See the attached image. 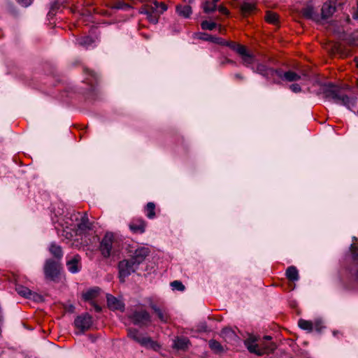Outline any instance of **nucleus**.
Segmentation results:
<instances>
[{"label":"nucleus","instance_id":"423d86ee","mask_svg":"<svg viewBox=\"0 0 358 358\" xmlns=\"http://www.w3.org/2000/svg\"><path fill=\"white\" fill-rule=\"evenodd\" d=\"M60 271V265L58 262L48 259L44 265V273L47 278L51 280H55Z\"/></svg>","mask_w":358,"mask_h":358},{"label":"nucleus","instance_id":"6ab92c4d","mask_svg":"<svg viewBox=\"0 0 358 358\" xmlns=\"http://www.w3.org/2000/svg\"><path fill=\"white\" fill-rule=\"evenodd\" d=\"M176 12L183 17L188 18L190 17L192 11V8L189 5H178L176 6Z\"/></svg>","mask_w":358,"mask_h":358},{"label":"nucleus","instance_id":"09e8293b","mask_svg":"<svg viewBox=\"0 0 358 358\" xmlns=\"http://www.w3.org/2000/svg\"><path fill=\"white\" fill-rule=\"evenodd\" d=\"M234 76L237 79H240V80H243V76L242 75L239 74V73H236Z\"/></svg>","mask_w":358,"mask_h":358},{"label":"nucleus","instance_id":"c9c22d12","mask_svg":"<svg viewBox=\"0 0 358 358\" xmlns=\"http://www.w3.org/2000/svg\"><path fill=\"white\" fill-rule=\"evenodd\" d=\"M158 318L163 322H167L169 320L168 313L163 309H160L156 313Z\"/></svg>","mask_w":358,"mask_h":358},{"label":"nucleus","instance_id":"39448f33","mask_svg":"<svg viewBox=\"0 0 358 358\" xmlns=\"http://www.w3.org/2000/svg\"><path fill=\"white\" fill-rule=\"evenodd\" d=\"M118 268L120 280L124 282L125 278L134 272L138 266L131 259H124L120 262Z\"/></svg>","mask_w":358,"mask_h":358},{"label":"nucleus","instance_id":"6e6552de","mask_svg":"<svg viewBox=\"0 0 358 358\" xmlns=\"http://www.w3.org/2000/svg\"><path fill=\"white\" fill-rule=\"evenodd\" d=\"M92 324V317L88 313L78 316L74 321V325L79 333L88 330Z\"/></svg>","mask_w":358,"mask_h":358},{"label":"nucleus","instance_id":"e433bc0d","mask_svg":"<svg viewBox=\"0 0 358 358\" xmlns=\"http://www.w3.org/2000/svg\"><path fill=\"white\" fill-rule=\"evenodd\" d=\"M171 286L173 290H178V291H184L185 290V286L179 280H174L171 283Z\"/></svg>","mask_w":358,"mask_h":358},{"label":"nucleus","instance_id":"7ed1b4c3","mask_svg":"<svg viewBox=\"0 0 358 358\" xmlns=\"http://www.w3.org/2000/svg\"><path fill=\"white\" fill-rule=\"evenodd\" d=\"M167 10V6L164 2L154 1L150 5H145L141 9V13L147 15L148 20L153 24L158 22L159 16Z\"/></svg>","mask_w":358,"mask_h":358},{"label":"nucleus","instance_id":"2f4dec72","mask_svg":"<svg viewBox=\"0 0 358 358\" xmlns=\"http://www.w3.org/2000/svg\"><path fill=\"white\" fill-rule=\"evenodd\" d=\"M224 45L229 46L231 49L235 50L238 54L242 53L243 48L245 47L233 41H227Z\"/></svg>","mask_w":358,"mask_h":358},{"label":"nucleus","instance_id":"4468645a","mask_svg":"<svg viewBox=\"0 0 358 358\" xmlns=\"http://www.w3.org/2000/svg\"><path fill=\"white\" fill-rule=\"evenodd\" d=\"M80 260L81 258L78 255L69 259L66 262L68 270L72 273H78L81 268Z\"/></svg>","mask_w":358,"mask_h":358},{"label":"nucleus","instance_id":"a878e982","mask_svg":"<svg viewBox=\"0 0 358 358\" xmlns=\"http://www.w3.org/2000/svg\"><path fill=\"white\" fill-rule=\"evenodd\" d=\"M49 250L50 253L57 259H61L63 256L62 248L59 245L52 243L50 245Z\"/></svg>","mask_w":358,"mask_h":358},{"label":"nucleus","instance_id":"f3484780","mask_svg":"<svg viewBox=\"0 0 358 358\" xmlns=\"http://www.w3.org/2000/svg\"><path fill=\"white\" fill-rule=\"evenodd\" d=\"M108 306L111 310H123L124 303L121 300L117 299L110 294H107Z\"/></svg>","mask_w":358,"mask_h":358},{"label":"nucleus","instance_id":"2eb2a0df","mask_svg":"<svg viewBox=\"0 0 358 358\" xmlns=\"http://www.w3.org/2000/svg\"><path fill=\"white\" fill-rule=\"evenodd\" d=\"M146 223L142 219H136L134 220L129 224L130 229L134 233L142 234L145 231Z\"/></svg>","mask_w":358,"mask_h":358},{"label":"nucleus","instance_id":"c85d7f7f","mask_svg":"<svg viewBox=\"0 0 358 358\" xmlns=\"http://www.w3.org/2000/svg\"><path fill=\"white\" fill-rule=\"evenodd\" d=\"M298 324L299 327L303 330H306L308 331L313 330V322L312 321L301 319L299 320Z\"/></svg>","mask_w":358,"mask_h":358},{"label":"nucleus","instance_id":"c756f323","mask_svg":"<svg viewBox=\"0 0 358 358\" xmlns=\"http://www.w3.org/2000/svg\"><path fill=\"white\" fill-rule=\"evenodd\" d=\"M189 341L186 338H178L174 341V346L177 349L185 350L187 348Z\"/></svg>","mask_w":358,"mask_h":358},{"label":"nucleus","instance_id":"dca6fc26","mask_svg":"<svg viewBox=\"0 0 358 358\" xmlns=\"http://www.w3.org/2000/svg\"><path fill=\"white\" fill-rule=\"evenodd\" d=\"M336 11L334 3L331 1L325 2L321 9L322 17L324 19L329 18Z\"/></svg>","mask_w":358,"mask_h":358},{"label":"nucleus","instance_id":"1a4fd4ad","mask_svg":"<svg viewBox=\"0 0 358 358\" xmlns=\"http://www.w3.org/2000/svg\"><path fill=\"white\" fill-rule=\"evenodd\" d=\"M113 241L114 235L113 233L110 232L106 233L102 239L100 245V250L105 257H108L110 255Z\"/></svg>","mask_w":358,"mask_h":358},{"label":"nucleus","instance_id":"37998d69","mask_svg":"<svg viewBox=\"0 0 358 358\" xmlns=\"http://www.w3.org/2000/svg\"><path fill=\"white\" fill-rule=\"evenodd\" d=\"M22 6L27 7L31 4L33 0H17Z\"/></svg>","mask_w":358,"mask_h":358},{"label":"nucleus","instance_id":"3c124183","mask_svg":"<svg viewBox=\"0 0 358 358\" xmlns=\"http://www.w3.org/2000/svg\"><path fill=\"white\" fill-rule=\"evenodd\" d=\"M355 62L356 66L358 68V57L355 58Z\"/></svg>","mask_w":358,"mask_h":358},{"label":"nucleus","instance_id":"4be33fe9","mask_svg":"<svg viewBox=\"0 0 358 358\" xmlns=\"http://www.w3.org/2000/svg\"><path fill=\"white\" fill-rule=\"evenodd\" d=\"M77 228L80 231H85L91 229V223L89 221L86 213L80 216V221L76 224Z\"/></svg>","mask_w":358,"mask_h":358},{"label":"nucleus","instance_id":"de8ad7c7","mask_svg":"<svg viewBox=\"0 0 358 358\" xmlns=\"http://www.w3.org/2000/svg\"><path fill=\"white\" fill-rule=\"evenodd\" d=\"M357 10L354 13V14H353V17H354L355 19L358 20V0H357Z\"/></svg>","mask_w":358,"mask_h":358},{"label":"nucleus","instance_id":"9d476101","mask_svg":"<svg viewBox=\"0 0 358 358\" xmlns=\"http://www.w3.org/2000/svg\"><path fill=\"white\" fill-rule=\"evenodd\" d=\"M127 334L129 338L134 340L136 342L138 343L143 346L148 347L152 345L153 343L150 338L143 336L136 329H129L127 331Z\"/></svg>","mask_w":358,"mask_h":358},{"label":"nucleus","instance_id":"49530a36","mask_svg":"<svg viewBox=\"0 0 358 358\" xmlns=\"http://www.w3.org/2000/svg\"><path fill=\"white\" fill-rule=\"evenodd\" d=\"M355 249H357V246L356 245H351V250H352V254L354 255V256L357 258L358 255L356 253V251H355Z\"/></svg>","mask_w":358,"mask_h":358},{"label":"nucleus","instance_id":"c03bdc74","mask_svg":"<svg viewBox=\"0 0 358 358\" xmlns=\"http://www.w3.org/2000/svg\"><path fill=\"white\" fill-rule=\"evenodd\" d=\"M150 307L153 310V311L156 313L157 311H159L161 308L158 307L155 303L151 301L149 304Z\"/></svg>","mask_w":358,"mask_h":358},{"label":"nucleus","instance_id":"ddd939ff","mask_svg":"<svg viewBox=\"0 0 358 358\" xmlns=\"http://www.w3.org/2000/svg\"><path fill=\"white\" fill-rule=\"evenodd\" d=\"M276 76L287 82H294L301 79V75L292 70L283 71L281 69H277Z\"/></svg>","mask_w":358,"mask_h":358},{"label":"nucleus","instance_id":"603ef678","mask_svg":"<svg viewBox=\"0 0 358 358\" xmlns=\"http://www.w3.org/2000/svg\"><path fill=\"white\" fill-rule=\"evenodd\" d=\"M79 216H80V213L75 214V215H74L75 220H78V217H79Z\"/></svg>","mask_w":358,"mask_h":358},{"label":"nucleus","instance_id":"8fccbe9b","mask_svg":"<svg viewBox=\"0 0 358 358\" xmlns=\"http://www.w3.org/2000/svg\"><path fill=\"white\" fill-rule=\"evenodd\" d=\"M94 309L96 312L101 311V307L98 305H94Z\"/></svg>","mask_w":358,"mask_h":358},{"label":"nucleus","instance_id":"9b49d317","mask_svg":"<svg viewBox=\"0 0 358 358\" xmlns=\"http://www.w3.org/2000/svg\"><path fill=\"white\" fill-rule=\"evenodd\" d=\"M252 69L254 72H256L267 78H273L276 76L277 69L268 67L262 63H257L256 67L252 66Z\"/></svg>","mask_w":358,"mask_h":358},{"label":"nucleus","instance_id":"a18cd8bd","mask_svg":"<svg viewBox=\"0 0 358 358\" xmlns=\"http://www.w3.org/2000/svg\"><path fill=\"white\" fill-rule=\"evenodd\" d=\"M218 10L222 14H224V15L229 14V11H228L227 8L223 6H219Z\"/></svg>","mask_w":358,"mask_h":358},{"label":"nucleus","instance_id":"f8f14e48","mask_svg":"<svg viewBox=\"0 0 358 358\" xmlns=\"http://www.w3.org/2000/svg\"><path fill=\"white\" fill-rule=\"evenodd\" d=\"M150 252V251L148 248L140 247L135 250L130 259L134 264H136V266H138V265L145 260Z\"/></svg>","mask_w":358,"mask_h":358},{"label":"nucleus","instance_id":"79ce46f5","mask_svg":"<svg viewBox=\"0 0 358 358\" xmlns=\"http://www.w3.org/2000/svg\"><path fill=\"white\" fill-rule=\"evenodd\" d=\"M289 89L293 92H295V93H298V92H300L301 91V88L300 87V85L299 84H292L290 86H289Z\"/></svg>","mask_w":358,"mask_h":358},{"label":"nucleus","instance_id":"58836bf2","mask_svg":"<svg viewBox=\"0 0 358 358\" xmlns=\"http://www.w3.org/2000/svg\"><path fill=\"white\" fill-rule=\"evenodd\" d=\"M210 41H211L214 43H217V44H220V45H225V43H227L226 41H224V39H222V38H219V37H215V36H210Z\"/></svg>","mask_w":358,"mask_h":358},{"label":"nucleus","instance_id":"aec40b11","mask_svg":"<svg viewBox=\"0 0 358 358\" xmlns=\"http://www.w3.org/2000/svg\"><path fill=\"white\" fill-rule=\"evenodd\" d=\"M302 15L308 18L313 20L317 21L319 20L318 15L315 12L314 8L310 6H307L302 10Z\"/></svg>","mask_w":358,"mask_h":358},{"label":"nucleus","instance_id":"cd10ccee","mask_svg":"<svg viewBox=\"0 0 358 358\" xmlns=\"http://www.w3.org/2000/svg\"><path fill=\"white\" fill-rule=\"evenodd\" d=\"M210 348L215 353L220 354L224 352L222 345L215 340H210L208 342Z\"/></svg>","mask_w":358,"mask_h":358},{"label":"nucleus","instance_id":"473e14b6","mask_svg":"<svg viewBox=\"0 0 358 358\" xmlns=\"http://www.w3.org/2000/svg\"><path fill=\"white\" fill-rule=\"evenodd\" d=\"M265 20L268 23L275 24L278 22V17L276 13L271 11H267Z\"/></svg>","mask_w":358,"mask_h":358},{"label":"nucleus","instance_id":"4d7b16f0","mask_svg":"<svg viewBox=\"0 0 358 358\" xmlns=\"http://www.w3.org/2000/svg\"><path fill=\"white\" fill-rule=\"evenodd\" d=\"M357 278H358V271H357Z\"/></svg>","mask_w":358,"mask_h":358},{"label":"nucleus","instance_id":"20e7f679","mask_svg":"<svg viewBox=\"0 0 358 358\" xmlns=\"http://www.w3.org/2000/svg\"><path fill=\"white\" fill-rule=\"evenodd\" d=\"M57 222V225L55 226V229L59 235L68 239L73 236L77 226L73 222L71 217L66 216L65 217L59 218Z\"/></svg>","mask_w":358,"mask_h":358},{"label":"nucleus","instance_id":"b1692460","mask_svg":"<svg viewBox=\"0 0 358 358\" xmlns=\"http://www.w3.org/2000/svg\"><path fill=\"white\" fill-rule=\"evenodd\" d=\"M16 291L20 296L27 298L32 299L34 297L35 293L32 292L29 289L26 287L21 285L16 286Z\"/></svg>","mask_w":358,"mask_h":358},{"label":"nucleus","instance_id":"412c9836","mask_svg":"<svg viewBox=\"0 0 358 358\" xmlns=\"http://www.w3.org/2000/svg\"><path fill=\"white\" fill-rule=\"evenodd\" d=\"M101 289L98 287L90 289L83 294V298L85 301L94 299L99 295Z\"/></svg>","mask_w":358,"mask_h":358},{"label":"nucleus","instance_id":"393cba45","mask_svg":"<svg viewBox=\"0 0 358 358\" xmlns=\"http://www.w3.org/2000/svg\"><path fill=\"white\" fill-rule=\"evenodd\" d=\"M286 276L291 281H296L299 280V272L294 266H289L286 270Z\"/></svg>","mask_w":358,"mask_h":358},{"label":"nucleus","instance_id":"bb28decb","mask_svg":"<svg viewBox=\"0 0 358 358\" xmlns=\"http://www.w3.org/2000/svg\"><path fill=\"white\" fill-rule=\"evenodd\" d=\"M144 211L148 218L153 219L155 217V204L153 202L148 203Z\"/></svg>","mask_w":358,"mask_h":358},{"label":"nucleus","instance_id":"a211bd4d","mask_svg":"<svg viewBox=\"0 0 358 358\" xmlns=\"http://www.w3.org/2000/svg\"><path fill=\"white\" fill-rule=\"evenodd\" d=\"M242 52V53H239L238 55L241 57L242 63L243 65L250 66L255 63L256 60L255 56L250 54L247 50L245 47L243 48Z\"/></svg>","mask_w":358,"mask_h":358},{"label":"nucleus","instance_id":"7c9ffc66","mask_svg":"<svg viewBox=\"0 0 358 358\" xmlns=\"http://www.w3.org/2000/svg\"><path fill=\"white\" fill-rule=\"evenodd\" d=\"M220 0H212V2L206 1L203 6V10L205 13H210L215 11L217 8L216 3Z\"/></svg>","mask_w":358,"mask_h":358},{"label":"nucleus","instance_id":"f257e3e1","mask_svg":"<svg viewBox=\"0 0 358 358\" xmlns=\"http://www.w3.org/2000/svg\"><path fill=\"white\" fill-rule=\"evenodd\" d=\"M247 350L257 356H263L273 353L276 349V345L271 341L270 336H265L262 339L253 334H249L244 341Z\"/></svg>","mask_w":358,"mask_h":358},{"label":"nucleus","instance_id":"72a5a7b5","mask_svg":"<svg viewBox=\"0 0 358 358\" xmlns=\"http://www.w3.org/2000/svg\"><path fill=\"white\" fill-rule=\"evenodd\" d=\"M78 43L83 47L87 48L92 44L93 40L90 36L81 37L77 40Z\"/></svg>","mask_w":358,"mask_h":358},{"label":"nucleus","instance_id":"0eeeda50","mask_svg":"<svg viewBox=\"0 0 358 358\" xmlns=\"http://www.w3.org/2000/svg\"><path fill=\"white\" fill-rule=\"evenodd\" d=\"M134 324L139 326H148L151 322V316L145 310H136L129 316Z\"/></svg>","mask_w":358,"mask_h":358},{"label":"nucleus","instance_id":"5fc2aeb1","mask_svg":"<svg viewBox=\"0 0 358 358\" xmlns=\"http://www.w3.org/2000/svg\"><path fill=\"white\" fill-rule=\"evenodd\" d=\"M337 334V331H334V335L336 336Z\"/></svg>","mask_w":358,"mask_h":358},{"label":"nucleus","instance_id":"4c0bfd02","mask_svg":"<svg viewBox=\"0 0 358 358\" xmlns=\"http://www.w3.org/2000/svg\"><path fill=\"white\" fill-rule=\"evenodd\" d=\"M112 8L116 9L127 10L130 8V6L126 3L119 1L115 3V5L112 6Z\"/></svg>","mask_w":358,"mask_h":358},{"label":"nucleus","instance_id":"a19ab883","mask_svg":"<svg viewBox=\"0 0 358 358\" xmlns=\"http://www.w3.org/2000/svg\"><path fill=\"white\" fill-rule=\"evenodd\" d=\"M196 37L201 40L209 41H210V36L211 35H209L206 33H198L196 34Z\"/></svg>","mask_w":358,"mask_h":358},{"label":"nucleus","instance_id":"5701e85b","mask_svg":"<svg viewBox=\"0 0 358 358\" xmlns=\"http://www.w3.org/2000/svg\"><path fill=\"white\" fill-rule=\"evenodd\" d=\"M241 13L244 15H250L256 10V5L255 3L243 2L241 6Z\"/></svg>","mask_w":358,"mask_h":358},{"label":"nucleus","instance_id":"864d4df0","mask_svg":"<svg viewBox=\"0 0 358 358\" xmlns=\"http://www.w3.org/2000/svg\"><path fill=\"white\" fill-rule=\"evenodd\" d=\"M227 331L231 332V331H230V330L224 329V330H223V331L222 332V334H224V333H225V332H227Z\"/></svg>","mask_w":358,"mask_h":358},{"label":"nucleus","instance_id":"6e6d98bb","mask_svg":"<svg viewBox=\"0 0 358 358\" xmlns=\"http://www.w3.org/2000/svg\"><path fill=\"white\" fill-rule=\"evenodd\" d=\"M357 85L358 87V79L357 80Z\"/></svg>","mask_w":358,"mask_h":358},{"label":"nucleus","instance_id":"f704fd0d","mask_svg":"<svg viewBox=\"0 0 358 358\" xmlns=\"http://www.w3.org/2000/svg\"><path fill=\"white\" fill-rule=\"evenodd\" d=\"M201 27L203 30H213L216 27V23L205 20L201 22Z\"/></svg>","mask_w":358,"mask_h":358},{"label":"nucleus","instance_id":"f03ea898","mask_svg":"<svg viewBox=\"0 0 358 358\" xmlns=\"http://www.w3.org/2000/svg\"><path fill=\"white\" fill-rule=\"evenodd\" d=\"M324 97L334 103L343 105L350 110H352L356 103V99L349 97L338 86L333 85H325L322 89Z\"/></svg>","mask_w":358,"mask_h":358},{"label":"nucleus","instance_id":"ea45409f","mask_svg":"<svg viewBox=\"0 0 358 358\" xmlns=\"http://www.w3.org/2000/svg\"><path fill=\"white\" fill-rule=\"evenodd\" d=\"M313 322V329L316 330L317 331H320L323 329V324L322 321L320 320H315Z\"/></svg>","mask_w":358,"mask_h":358}]
</instances>
